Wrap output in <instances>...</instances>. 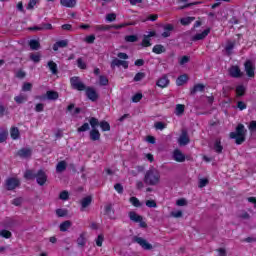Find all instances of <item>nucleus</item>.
<instances>
[{"instance_id": "1", "label": "nucleus", "mask_w": 256, "mask_h": 256, "mask_svg": "<svg viewBox=\"0 0 256 256\" xmlns=\"http://www.w3.org/2000/svg\"><path fill=\"white\" fill-rule=\"evenodd\" d=\"M143 181L145 185L155 187L161 183V172L155 167H150L145 172Z\"/></svg>"}, {"instance_id": "2", "label": "nucleus", "mask_w": 256, "mask_h": 256, "mask_svg": "<svg viewBox=\"0 0 256 256\" xmlns=\"http://www.w3.org/2000/svg\"><path fill=\"white\" fill-rule=\"evenodd\" d=\"M247 135V129L245 125L238 124L235 132H230V139H235L236 145H243L245 143V136Z\"/></svg>"}, {"instance_id": "3", "label": "nucleus", "mask_w": 256, "mask_h": 256, "mask_svg": "<svg viewBox=\"0 0 256 256\" xmlns=\"http://www.w3.org/2000/svg\"><path fill=\"white\" fill-rule=\"evenodd\" d=\"M70 85L71 88L74 89L75 91H85L87 89V86L79 76H73L70 78Z\"/></svg>"}, {"instance_id": "4", "label": "nucleus", "mask_w": 256, "mask_h": 256, "mask_svg": "<svg viewBox=\"0 0 256 256\" xmlns=\"http://www.w3.org/2000/svg\"><path fill=\"white\" fill-rule=\"evenodd\" d=\"M84 91L89 101H92V103L99 101V92L94 87L87 86Z\"/></svg>"}, {"instance_id": "5", "label": "nucleus", "mask_w": 256, "mask_h": 256, "mask_svg": "<svg viewBox=\"0 0 256 256\" xmlns=\"http://www.w3.org/2000/svg\"><path fill=\"white\" fill-rule=\"evenodd\" d=\"M133 242L138 243V245H140V247H142V249H144V251H151V249H153V245H151L149 242H147V240H145V238L135 236L133 238Z\"/></svg>"}, {"instance_id": "6", "label": "nucleus", "mask_w": 256, "mask_h": 256, "mask_svg": "<svg viewBox=\"0 0 256 256\" xmlns=\"http://www.w3.org/2000/svg\"><path fill=\"white\" fill-rule=\"evenodd\" d=\"M21 185V182L17 178H7L5 181V187L7 191H13Z\"/></svg>"}, {"instance_id": "7", "label": "nucleus", "mask_w": 256, "mask_h": 256, "mask_svg": "<svg viewBox=\"0 0 256 256\" xmlns=\"http://www.w3.org/2000/svg\"><path fill=\"white\" fill-rule=\"evenodd\" d=\"M228 73L230 77H232L233 79H241V77H243V72L241 71V68H239L238 65H232L229 68Z\"/></svg>"}, {"instance_id": "8", "label": "nucleus", "mask_w": 256, "mask_h": 256, "mask_svg": "<svg viewBox=\"0 0 256 256\" xmlns=\"http://www.w3.org/2000/svg\"><path fill=\"white\" fill-rule=\"evenodd\" d=\"M36 182L40 187H43L47 183V173L43 171V169L38 170L36 173Z\"/></svg>"}, {"instance_id": "9", "label": "nucleus", "mask_w": 256, "mask_h": 256, "mask_svg": "<svg viewBox=\"0 0 256 256\" xmlns=\"http://www.w3.org/2000/svg\"><path fill=\"white\" fill-rule=\"evenodd\" d=\"M244 69L248 77H255V66L251 60H247L244 64Z\"/></svg>"}, {"instance_id": "10", "label": "nucleus", "mask_w": 256, "mask_h": 256, "mask_svg": "<svg viewBox=\"0 0 256 256\" xmlns=\"http://www.w3.org/2000/svg\"><path fill=\"white\" fill-rule=\"evenodd\" d=\"M116 67H123L124 69H129V62L115 58L111 62V68L115 69Z\"/></svg>"}, {"instance_id": "11", "label": "nucleus", "mask_w": 256, "mask_h": 256, "mask_svg": "<svg viewBox=\"0 0 256 256\" xmlns=\"http://www.w3.org/2000/svg\"><path fill=\"white\" fill-rule=\"evenodd\" d=\"M53 25L51 23H42L39 26L30 27L29 31H51Z\"/></svg>"}, {"instance_id": "12", "label": "nucleus", "mask_w": 256, "mask_h": 256, "mask_svg": "<svg viewBox=\"0 0 256 256\" xmlns=\"http://www.w3.org/2000/svg\"><path fill=\"white\" fill-rule=\"evenodd\" d=\"M209 33H211V28H207L202 33H197L196 35L192 36L191 41H203V39H206Z\"/></svg>"}, {"instance_id": "13", "label": "nucleus", "mask_w": 256, "mask_h": 256, "mask_svg": "<svg viewBox=\"0 0 256 256\" xmlns=\"http://www.w3.org/2000/svg\"><path fill=\"white\" fill-rule=\"evenodd\" d=\"M172 157L177 163H184L185 161V154H183L179 149H175L173 151Z\"/></svg>"}, {"instance_id": "14", "label": "nucleus", "mask_w": 256, "mask_h": 256, "mask_svg": "<svg viewBox=\"0 0 256 256\" xmlns=\"http://www.w3.org/2000/svg\"><path fill=\"white\" fill-rule=\"evenodd\" d=\"M189 134L187 133V130H182V133L178 139L179 145H189Z\"/></svg>"}, {"instance_id": "15", "label": "nucleus", "mask_w": 256, "mask_h": 256, "mask_svg": "<svg viewBox=\"0 0 256 256\" xmlns=\"http://www.w3.org/2000/svg\"><path fill=\"white\" fill-rule=\"evenodd\" d=\"M93 201V197L91 196H86L81 200V209L80 211H85V209H87V207H89V205H91Z\"/></svg>"}, {"instance_id": "16", "label": "nucleus", "mask_w": 256, "mask_h": 256, "mask_svg": "<svg viewBox=\"0 0 256 256\" xmlns=\"http://www.w3.org/2000/svg\"><path fill=\"white\" fill-rule=\"evenodd\" d=\"M205 91V85L204 84H196L193 86V88L190 89V95L193 96L197 93H203Z\"/></svg>"}, {"instance_id": "17", "label": "nucleus", "mask_w": 256, "mask_h": 256, "mask_svg": "<svg viewBox=\"0 0 256 256\" xmlns=\"http://www.w3.org/2000/svg\"><path fill=\"white\" fill-rule=\"evenodd\" d=\"M69 45V40H59L53 45V51H59V49H63Z\"/></svg>"}, {"instance_id": "18", "label": "nucleus", "mask_w": 256, "mask_h": 256, "mask_svg": "<svg viewBox=\"0 0 256 256\" xmlns=\"http://www.w3.org/2000/svg\"><path fill=\"white\" fill-rule=\"evenodd\" d=\"M173 29H175L173 24H166L164 26V32L162 33V37L164 39H167V37H171V31H173Z\"/></svg>"}, {"instance_id": "19", "label": "nucleus", "mask_w": 256, "mask_h": 256, "mask_svg": "<svg viewBox=\"0 0 256 256\" xmlns=\"http://www.w3.org/2000/svg\"><path fill=\"white\" fill-rule=\"evenodd\" d=\"M31 149L29 148H22L18 151V156L22 157L23 159H27L31 157Z\"/></svg>"}, {"instance_id": "20", "label": "nucleus", "mask_w": 256, "mask_h": 256, "mask_svg": "<svg viewBox=\"0 0 256 256\" xmlns=\"http://www.w3.org/2000/svg\"><path fill=\"white\" fill-rule=\"evenodd\" d=\"M130 221H134V223H139V221H143V216L137 214L135 211L129 212Z\"/></svg>"}, {"instance_id": "21", "label": "nucleus", "mask_w": 256, "mask_h": 256, "mask_svg": "<svg viewBox=\"0 0 256 256\" xmlns=\"http://www.w3.org/2000/svg\"><path fill=\"white\" fill-rule=\"evenodd\" d=\"M166 51H167V49L165 48V46H163L161 44H156L152 48V53H155L156 55H161V53H165Z\"/></svg>"}, {"instance_id": "22", "label": "nucleus", "mask_w": 256, "mask_h": 256, "mask_svg": "<svg viewBox=\"0 0 256 256\" xmlns=\"http://www.w3.org/2000/svg\"><path fill=\"white\" fill-rule=\"evenodd\" d=\"M46 96L49 101H57V99H59V92L49 90L46 92Z\"/></svg>"}, {"instance_id": "23", "label": "nucleus", "mask_w": 256, "mask_h": 256, "mask_svg": "<svg viewBox=\"0 0 256 256\" xmlns=\"http://www.w3.org/2000/svg\"><path fill=\"white\" fill-rule=\"evenodd\" d=\"M91 141H99L101 139V133L97 129H92L89 132Z\"/></svg>"}, {"instance_id": "24", "label": "nucleus", "mask_w": 256, "mask_h": 256, "mask_svg": "<svg viewBox=\"0 0 256 256\" xmlns=\"http://www.w3.org/2000/svg\"><path fill=\"white\" fill-rule=\"evenodd\" d=\"M71 225H73V223H71L69 220H66L60 224L59 229L62 233H65L71 229Z\"/></svg>"}, {"instance_id": "25", "label": "nucleus", "mask_w": 256, "mask_h": 256, "mask_svg": "<svg viewBox=\"0 0 256 256\" xmlns=\"http://www.w3.org/2000/svg\"><path fill=\"white\" fill-rule=\"evenodd\" d=\"M60 4L63 7H68L70 9H73L77 5V0H61Z\"/></svg>"}, {"instance_id": "26", "label": "nucleus", "mask_w": 256, "mask_h": 256, "mask_svg": "<svg viewBox=\"0 0 256 256\" xmlns=\"http://www.w3.org/2000/svg\"><path fill=\"white\" fill-rule=\"evenodd\" d=\"M67 169V162L65 160H62L58 162L56 165V173H63V171H66Z\"/></svg>"}, {"instance_id": "27", "label": "nucleus", "mask_w": 256, "mask_h": 256, "mask_svg": "<svg viewBox=\"0 0 256 256\" xmlns=\"http://www.w3.org/2000/svg\"><path fill=\"white\" fill-rule=\"evenodd\" d=\"M156 85L162 89L167 87V85H169V78H167V76H163L157 81Z\"/></svg>"}, {"instance_id": "28", "label": "nucleus", "mask_w": 256, "mask_h": 256, "mask_svg": "<svg viewBox=\"0 0 256 256\" xmlns=\"http://www.w3.org/2000/svg\"><path fill=\"white\" fill-rule=\"evenodd\" d=\"M29 46L32 51H39V49H41V43H39V41L35 39L30 40Z\"/></svg>"}, {"instance_id": "29", "label": "nucleus", "mask_w": 256, "mask_h": 256, "mask_svg": "<svg viewBox=\"0 0 256 256\" xmlns=\"http://www.w3.org/2000/svg\"><path fill=\"white\" fill-rule=\"evenodd\" d=\"M187 81H189V77L187 76V74H183L177 78L176 83H177L178 87H181V85H185V83H187Z\"/></svg>"}, {"instance_id": "30", "label": "nucleus", "mask_w": 256, "mask_h": 256, "mask_svg": "<svg viewBox=\"0 0 256 256\" xmlns=\"http://www.w3.org/2000/svg\"><path fill=\"white\" fill-rule=\"evenodd\" d=\"M214 151H215V153H218V155L223 153V145H221V139L215 140Z\"/></svg>"}, {"instance_id": "31", "label": "nucleus", "mask_w": 256, "mask_h": 256, "mask_svg": "<svg viewBox=\"0 0 256 256\" xmlns=\"http://www.w3.org/2000/svg\"><path fill=\"white\" fill-rule=\"evenodd\" d=\"M24 177L28 180V181H32L33 179H36L37 174H35L34 170H26L24 173Z\"/></svg>"}, {"instance_id": "32", "label": "nucleus", "mask_w": 256, "mask_h": 256, "mask_svg": "<svg viewBox=\"0 0 256 256\" xmlns=\"http://www.w3.org/2000/svg\"><path fill=\"white\" fill-rule=\"evenodd\" d=\"M247 91V88H245L243 85H238L236 87V97H243L245 96V92Z\"/></svg>"}, {"instance_id": "33", "label": "nucleus", "mask_w": 256, "mask_h": 256, "mask_svg": "<svg viewBox=\"0 0 256 256\" xmlns=\"http://www.w3.org/2000/svg\"><path fill=\"white\" fill-rule=\"evenodd\" d=\"M21 133L19 132V128L17 127H12L10 130V136L12 137V139L17 140L19 139Z\"/></svg>"}, {"instance_id": "34", "label": "nucleus", "mask_w": 256, "mask_h": 256, "mask_svg": "<svg viewBox=\"0 0 256 256\" xmlns=\"http://www.w3.org/2000/svg\"><path fill=\"white\" fill-rule=\"evenodd\" d=\"M48 67H49L52 75H57V73H59V70L57 69V63H55L54 61H49Z\"/></svg>"}, {"instance_id": "35", "label": "nucleus", "mask_w": 256, "mask_h": 256, "mask_svg": "<svg viewBox=\"0 0 256 256\" xmlns=\"http://www.w3.org/2000/svg\"><path fill=\"white\" fill-rule=\"evenodd\" d=\"M8 135L9 131H7V129H0V143H5V141H7Z\"/></svg>"}, {"instance_id": "36", "label": "nucleus", "mask_w": 256, "mask_h": 256, "mask_svg": "<svg viewBox=\"0 0 256 256\" xmlns=\"http://www.w3.org/2000/svg\"><path fill=\"white\" fill-rule=\"evenodd\" d=\"M235 49V42L228 41L226 46H225V51L227 55H231V52Z\"/></svg>"}, {"instance_id": "37", "label": "nucleus", "mask_w": 256, "mask_h": 256, "mask_svg": "<svg viewBox=\"0 0 256 256\" xmlns=\"http://www.w3.org/2000/svg\"><path fill=\"white\" fill-rule=\"evenodd\" d=\"M183 113H185V105L177 104L176 109H175V115H177L179 117V116L183 115Z\"/></svg>"}, {"instance_id": "38", "label": "nucleus", "mask_w": 256, "mask_h": 256, "mask_svg": "<svg viewBox=\"0 0 256 256\" xmlns=\"http://www.w3.org/2000/svg\"><path fill=\"white\" fill-rule=\"evenodd\" d=\"M194 19L195 17H184L180 19V23L181 25H184V26L191 25Z\"/></svg>"}, {"instance_id": "39", "label": "nucleus", "mask_w": 256, "mask_h": 256, "mask_svg": "<svg viewBox=\"0 0 256 256\" xmlns=\"http://www.w3.org/2000/svg\"><path fill=\"white\" fill-rule=\"evenodd\" d=\"M14 101L18 105H21V103H25V101H27V95L20 94L14 98Z\"/></svg>"}, {"instance_id": "40", "label": "nucleus", "mask_w": 256, "mask_h": 256, "mask_svg": "<svg viewBox=\"0 0 256 256\" xmlns=\"http://www.w3.org/2000/svg\"><path fill=\"white\" fill-rule=\"evenodd\" d=\"M86 243H87V240L85 239V234L84 233L80 234V236L77 238V244L80 247H85Z\"/></svg>"}, {"instance_id": "41", "label": "nucleus", "mask_w": 256, "mask_h": 256, "mask_svg": "<svg viewBox=\"0 0 256 256\" xmlns=\"http://www.w3.org/2000/svg\"><path fill=\"white\" fill-rule=\"evenodd\" d=\"M89 123H90L92 129H97V127H99V125L101 124V123H99V119H97L95 117H91L89 120Z\"/></svg>"}, {"instance_id": "42", "label": "nucleus", "mask_w": 256, "mask_h": 256, "mask_svg": "<svg viewBox=\"0 0 256 256\" xmlns=\"http://www.w3.org/2000/svg\"><path fill=\"white\" fill-rule=\"evenodd\" d=\"M105 211V215H108V217H110L111 219V213H115V211L113 210V204H107L104 208Z\"/></svg>"}, {"instance_id": "43", "label": "nucleus", "mask_w": 256, "mask_h": 256, "mask_svg": "<svg viewBox=\"0 0 256 256\" xmlns=\"http://www.w3.org/2000/svg\"><path fill=\"white\" fill-rule=\"evenodd\" d=\"M12 236L13 234L9 230L4 229L0 231V237H3L4 239H11Z\"/></svg>"}, {"instance_id": "44", "label": "nucleus", "mask_w": 256, "mask_h": 256, "mask_svg": "<svg viewBox=\"0 0 256 256\" xmlns=\"http://www.w3.org/2000/svg\"><path fill=\"white\" fill-rule=\"evenodd\" d=\"M111 25H96L94 26V31H109Z\"/></svg>"}, {"instance_id": "45", "label": "nucleus", "mask_w": 256, "mask_h": 256, "mask_svg": "<svg viewBox=\"0 0 256 256\" xmlns=\"http://www.w3.org/2000/svg\"><path fill=\"white\" fill-rule=\"evenodd\" d=\"M129 201L133 207H141V201H139L137 197L132 196L130 197Z\"/></svg>"}, {"instance_id": "46", "label": "nucleus", "mask_w": 256, "mask_h": 256, "mask_svg": "<svg viewBox=\"0 0 256 256\" xmlns=\"http://www.w3.org/2000/svg\"><path fill=\"white\" fill-rule=\"evenodd\" d=\"M125 41L127 43H136V41H139V38L137 37V35H128L125 36Z\"/></svg>"}, {"instance_id": "47", "label": "nucleus", "mask_w": 256, "mask_h": 256, "mask_svg": "<svg viewBox=\"0 0 256 256\" xmlns=\"http://www.w3.org/2000/svg\"><path fill=\"white\" fill-rule=\"evenodd\" d=\"M100 127H101L102 131H111V125H109V122H107V121H101Z\"/></svg>"}, {"instance_id": "48", "label": "nucleus", "mask_w": 256, "mask_h": 256, "mask_svg": "<svg viewBox=\"0 0 256 256\" xmlns=\"http://www.w3.org/2000/svg\"><path fill=\"white\" fill-rule=\"evenodd\" d=\"M99 84L102 87H105V86L109 85V79H107L106 76L100 75L99 76Z\"/></svg>"}, {"instance_id": "49", "label": "nucleus", "mask_w": 256, "mask_h": 256, "mask_svg": "<svg viewBox=\"0 0 256 256\" xmlns=\"http://www.w3.org/2000/svg\"><path fill=\"white\" fill-rule=\"evenodd\" d=\"M67 214H68L67 209H61V208L56 209L57 217H67Z\"/></svg>"}, {"instance_id": "50", "label": "nucleus", "mask_w": 256, "mask_h": 256, "mask_svg": "<svg viewBox=\"0 0 256 256\" xmlns=\"http://www.w3.org/2000/svg\"><path fill=\"white\" fill-rule=\"evenodd\" d=\"M30 59L31 61H33L34 63H39V61H41V55L39 53H31L30 54Z\"/></svg>"}, {"instance_id": "51", "label": "nucleus", "mask_w": 256, "mask_h": 256, "mask_svg": "<svg viewBox=\"0 0 256 256\" xmlns=\"http://www.w3.org/2000/svg\"><path fill=\"white\" fill-rule=\"evenodd\" d=\"M59 199H61V201H69V192L67 190L62 191L59 194Z\"/></svg>"}, {"instance_id": "52", "label": "nucleus", "mask_w": 256, "mask_h": 256, "mask_svg": "<svg viewBox=\"0 0 256 256\" xmlns=\"http://www.w3.org/2000/svg\"><path fill=\"white\" fill-rule=\"evenodd\" d=\"M141 45L142 47H151V38H149V36H144Z\"/></svg>"}, {"instance_id": "53", "label": "nucleus", "mask_w": 256, "mask_h": 256, "mask_svg": "<svg viewBox=\"0 0 256 256\" xmlns=\"http://www.w3.org/2000/svg\"><path fill=\"white\" fill-rule=\"evenodd\" d=\"M103 241H105V237L103 236V234L98 235V237L96 238L97 247H103Z\"/></svg>"}, {"instance_id": "54", "label": "nucleus", "mask_w": 256, "mask_h": 256, "mask_svg": "<svg viewBox=\"0 0 256 256\" xmlns=\"http://www.w3.org/2000/svg\"><path fill=\"white\" fill-rule=\"evenodd\" d=\"M170 217H174L175 219H179V218L183 217V211H181V210L172 211L170 213Z\"/></svg>"}, {"instance_id": "55", "label": "nucleus", "mask_w": 256, "mask_h": 256, "mask_svg": "<svg viewBox=\"0 0 256 256\" xmlns=\"http://www.w3.org/2000/svg\"><path fill=\"white\" fill-rule=\"evenodd\" d=\"M155 129L159 130V131H163V129H165L167 127V124H165L164 122H156L154 124Z\"/></svg>"}, {"instance_id": "56", "label": "nucleus", "mask_w": 256, "mask_h": 256, "mask_svg": "<svg viewBox=\"0 0 256 256\" xmlns=\"http://www.w3.org/2000/svg\"><path fill=\"white\" fill-rule=\"evenodd\" d=\"M77 66L79 69H87V64L83 61V58L77 59Z\"/></svg>"}, {"instance_id": "57", "label": "nucleus", "mask_w": 256, "mask_h": 256, "mask_svg": "<svg viewBox=\"0 0 256 256\" xmlns=\"http://www.w3.org/2000/svg\"><path fill=\"white\" fill-rule=\"evenodd\" d=\"M31 89H33V84L29 82H25L22 86V91L24 92L31 91Z\"/></svg>"}, {"instance_id": "58", "label": "nucleus", "mask_w": 256, "mask_h": 256, "mask_svg": "<svg viewBox=\"0 0 256 256\" xmlns=\"http://www.w3.org/2000/svg\"><path fill=\"white\" fill-rule=\"evenodd\" d=\"M146 207H149L150 209H155L157 207V202L155 200H147Z\"/></svg>"}, {"instance_id": "59", "label": "nucleus", "mask_w": 256, "mask_h": 256, "mask_svg": "<svg viewBox=\"0 0 256 256\" xmlns=\"http://www.w3.org/2000/svg\"><path fill=\"white\" fill-rule=\"evenodd\" d=\"M114 189L115 191H117V193H119V195H123V185H121V183H116L114 185Z\"/></svg>"}, {"instance_id": "60", "label": "nucleus", "mask_w": 256, "mask_h": 256, "mask_svg": "<svg viewBox=\"0 0 256 256\" xmlns=\"http://www.w3.org/2000/svg\"><path fill=\"white\" fill-rule=\"evenodd\" d=\"M237 109H239V111H245V109H247V104L243 101H238Z\"/></svg>"}, {"instance_id": "61", "label": "nucleus", "mask_w": 256, "mask_h": 256, "mask_svg": "<svg viewBox=\"0 0 256 256\" xmlns=\"http://www.w3.org/2000/svg\"><path fill=\"white\" fill-rule=\"evenodd\" d=\"M85 131H89V123H84L81 127L77 129L78 133H83Z\"/></svg>"}, {"instance_id": "62", "label": "nucleus", "mask_w": 256, "mask_h": 256, "mask_svg": "<svg viewBox=\"0 0 256 256\" xmlns=\"http://www.w3.org/2000/svg\"><path fill=\"white\" fill-rule=\"evenodd\" d=\"M142 79H145V73L143 72H138L135 76H134V81H142Z\"/></svg>"}, {"instance_id": "63", "label": "nucleus", "mask_w": 256, "mask_h": 256, "mask_svg": "<svg viewBox=\"0 0 256 256\" xmlns=\"http://www.w3.org/2000/svg\"><path fill=\"white\" fill-rule=\"evenodd\" d=\"M85 42L88 43L89 45L95 43V35H89L85 37Z\"/></svg>"}, {"instance_id": "64", "label": "nucleus", "mask_w": 256, "mask_h": 256, "mask_svg": "<svg viewBox=\"0 0 256 256\" xmlns=\"http://www.w3.org/2000/svg\"><path fill=\"white\" fill-rule=\"evenodd\" d=\"M190 60H191V58L189 56H183L179 60V65H186V63H189Z\"/></svg>"}]
</instances>
